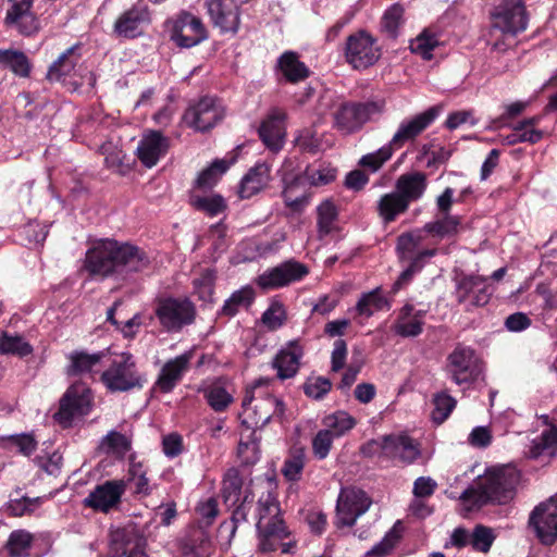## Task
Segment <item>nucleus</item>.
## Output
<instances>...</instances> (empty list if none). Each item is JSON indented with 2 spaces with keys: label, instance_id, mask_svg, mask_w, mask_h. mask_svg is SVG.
Masks as SVG:
<instances>
[{
  "label": "nucleus",
  "instance_id": "f257e3e1",
  "mask_svg": "<svg viewBox=\"0 0 557 557\" xmlns=\"http://www.w3.org/2000/svg\"><path fill=\"white\" fill-rule=\"evenodd\" d=\"M149 265V258L138 247L114 239H100L87 251L85 270L91 276L124 277L128 273L143 271Z\"/></svg>",
  "mask_w": 557,
  "mask_h": 557
},
{
  "label": "nucleus",
  "instance_id": "f03ea898",
  "mask_svg": "<svg viewBox=\"0 0 557 557\" xmlns=\"http://www.w3.org/2000/svg\"><path fill=\"white\" fill-rule=\"evenodd\" d=\"M520 482V472L512 466L490 469L473 487L467 488L460 496L463 503L481 508L487 504L506 505L516 496Z\"/></svg>",
  "mask_w": 557,
  "mask_h": 557
},
{
  "label": "nucleus",
  "instance_id": "7ed1b4c3",
  "mask_svg": "<svg viewBox=\"0 0 557 557\" xmlns=\"http://www.w3.org/2000/svg\"><path fill=\"white\" fill-rule=\"evenodd\" d=\"M267 491L258 499L257 504V531L259 533V548L261 552H273L278 542L288 537L289 531L281 517L280 503L275 495V484L267 481Z\"/></svg>",
  "mask_w": 557,
  "mask_h": 557
},
{
  "label": "nucleus",
  "instance_id": "20e7f679",
  "mask_svg": "<svg viewBox=\"0 0 557 557\" xmlns=\"http://www.w3.org/2000/svg\"><path fill=\"white\" fill-rule=\"evenodd\" d=\"M385 106L383 98L343 102L333 113L334 127L345 135L355 134L367 123L377 121Z\"/></svg>",
  "mask_w": 557,
  "mask_h": 557
},
{
  "label": "nucleus",
  "instance_id": "39448f33",
  "mask_svg": "<svg viewBox=\"0 0 557 557\" xmlns=\"http://www.w3.org/2000/svg\"><path fill=\"white\" fill-rule=\"evenodd\" d=\"M100 380L112 393L129 392L143 388L146 377L138 370L136 360L131 352H122L101 373Z\"/></svg>",
  "mask_w": 557,
  "mask_h": 557
},
{
  "label": "nucleus",
  "instance_id": "423d86ee",
  "mask_svg": "<svg viewBox=\"0 0 557 557\" xmlns=\"http://www.w3.org/2000/svg\"><path fill=\"white\" fill-rule=\"evenodd\" d=\"M445 371L457 385H471L484 372V364L471 347L458 344L447 356Z\"/></svg>",
  "mask_w": 557,
  "mask_h": 557
},
{
  "label": "nucleus",
  "instance_id": "0eeeda50",
  "mask_svg": "<svg viewBox=\"0 0 557 557\" xmlns=\"http://www.w3.org/2000/svg\"><path fill=\"white\" fill-rule=\"evenodd\" d=\"M196 312V306L188 298H159L154 308L160 325L170 333L180 332L183 327L193 324Z\"/></svg>",
  "mask_w": 557,
  "mask_h": 557
},
{
  "label": "nucleus",
  "instance_id": "6e6552de",
  "mask_svg": "<svg viewBox=\"0 0 557 557\" xmlns=\"http://www.w3.org/2000/svg\"><path fill=\"white\" fill-rule=\"evenodd\" d=\"M92 407V394L84 383L72 384L60 398L54 420L63 428H70L76 419L87 416Z\"/></svg>",
  "mask_w": 557,
  "mask_h": 557
},
{
  "label": "nucleus",
  "instance_id": "1a4fd4ad",
  "mask_svg": "<svg viewBox=\"0 0 557 557\" xmlns=\"http://www.w3.org/2000/svg\"><path fill=\"white\" fill-rule=\"evenodd\" d=\"M224 116L225 109L221 100L206 96L189 104L183 120L188 127L197 132H207L220 123Z\"/></svg>",
  "mask_w": 557,
  "mask_h": 557
},
{
  "label": "nucleus",
  "instance_id": "9d476101",
  "mask_svg": "<svg viewBox=\"0 0 557 557\" xmlns=\"http://www.w3.org/2000/svg\"><path fill=\"white\" fill-rule=\"evenodd\" d=\"M308 274V265L295 259H289L265 270L258 276L257 284L265 290L278 289L302 281Z\"/></svg>",
  "mask_w": 557,
  "mask_h": 557
},
{
  "label": "nucleus",
  "instance_id": "9b49d317",
  "mask_svg": "<svg viewBox=\"0 0 557 557\" xmlns=\"http://www.w3.org/2000/svg\"><path fill=\"white\" fill-rule=\"evenodd\" d=\"M493 27L516 36L527 29L528 13L523 0H503L492 13Z\"/></svg>",
  "mask_w": 557,
  "mask_h": 557
},
{
  "label": "nucleus",
  "instance_id": "f8f14e48",
  "mask_svg": "<svg viewBox=\"0 0 557 557\" xmlns=\"http://www.w3.org/2000/svg\"><path fill=\"white\" fill-rule=\"evenodd\" d=\"M371 499L366 492L357 487L342 488L336 504L337 528L352 527L357 519L370 507Z\"/></svg>",
  "mask_w": 557,
  "mask_h": 557
},
{
  "label": "nucleus",
  "instance_id": "ddd939ff",
  "mask_svg": "<svg viewBox=\"0 0 557 557\" xmlns=\"http://www.w3.org/2000/svg\"><path fill=\"white\" fill-rule=\"evenodd\" d=\"M455 298L459 305H466L470 311L474 307L485 306L492 295L486 278L480 275L462 274L455 280Z\"/></svg>",
  "mask_w": 557,
  "mask_h": 557
},
{
  "label": "nucleus",
  "instance_id": "4468645a",
  "mask_svg": "<svg viewBox=\"0 0 557 557\" xmlns=\"http://www.w3.org/2000/svg\"><path fill=\"white\" fill-rule=\"evenodd\" d=\"M529 527L543 545H553L557 541V497L537 505L530 513Z\"/></svg>",
  "mask_w": 557,
  "mask_h": 557
},
{
  "label": "nucleus",
  "instance_id": "2eb2a0df",
  "mask_svg": "<svg viewBox=\"0 0 557 557\" xmlns=\"http://www.w3.org/2000/svg\"><path fill=\"white\" fill-rule=\"evenodd\" d=\"M345 58L354 69H367L379 60L380 49L371 35L360 30L347 38Z\"/></svg>",
  "mask_w": 557,
  "mask_h": 557
},
{
  "label": "nucleus",
  "instance_id": "dca6fc26",
  "mask_svg": "<svg viewBox=\"0 0 557 557\" xmlns=\"http://www.w3.org/2000/svg\"><path fill=\"white\" fill-rule=\"evenodd\" d=\"M146 546V537L135 525L111 532L110 557H147Z\"/></svg>",
  "mask_w": 557,
  "mask_h": 557
},
{
  "label": "nucleus",
  "instance_id": "f3484780",
  "mask_svg": "<svg viewBox=\"0 0 557 557\" xmlns=\"http://www.w3.org/2000/svg\"><path fill=\"white\" fill-rule=\"evenodd\" d=\"M133 479L108 480L97 485L84 499L85 507L108 513L120 505L128 481Z\"/></svg>",
  "mask_w": 557,
  "mask_h": 557
},
{
  "label": "nucleus",
  "instance_id": "a211bd4d",
  "mask_svg": "<svg viewBox=\"0 0 557 557\" xmlns=\"http://www.w3.org/2000/svg\"><path fill=\"white\" fill-rule=\"evenodd\" d=\"M171 40L181 48H191L208 38L201 20L189 12H181L173 23Z\"/></svg>",
  "mask_w": 557,
  "mask_h": 557
},
{
  "label": "nucleus",
  "instance_id": "6ab92c4d",
  "mask_svg": "<svg viewBox=\"0 0 557 557\" xmlns=\"http://www.w3.org/2000/svg\"><path fill=\"white\" fill-rule=\"evenodd\" d=\"M441 108L431 107L400 122L389 144L396 149L403 148L407 143L414 141L440 115Z\"/></svg>",
  "mask_w": 557,
  "mask_h": 557
},
{
  "label": "nucleus",
  "instance_id": "aec40b11",
  "mask_svg": "<svg viewBox=\"0 0 557 557\" xmlns=\"http://www.w3.org/2000/svg\"><path fill=\"white\" fill-rule=\"evenodd\" d=\"M286 119L285 110L274 107L268 111L260 123L258 135L263 145L272 152H278L284 147Z\"/></svg>",
  "mask_w": 557,
  "mask_h": 557
},
{
  "label": "nucleus",
  "instance_id": "412c9836",
  "mask_svg": "<svg viewBox=\"0 0 557 557\" xmlns=\"http://www.w3.org/2000/svg\"><path fill=\"white\" fill-rule=\"evenodd\" d=\"M382 450V455L389 459H398L404 463H412L420 456V449L408 435H384L370 443Z\"/></svg>",
  "mask_w": 557,
  "mask_h": 557
},
{
  "label": "nucleus",
  "instance_id": "4be33fe9",
  "mask_svg": "<svg viewBox=\"0 0 557 557\" xmlns=\"http://www.w3.org/2000/svg\"><path fill=\"white\" fill-rule=\"evenodd\" d=\"M495 539L496 535L493 529L483 524H476L472 531L458 527L451 532L449 542L446 543L445 547L449 545L457 548L471 546L475 552L487 553Z\"/></svg>",
  "mask_w": 557,
  "mask_h": 557
},
{
  "label": "nucleus",
  "instance_id": "5701e85b",
  "mask_svg": "<svg viewBox=\"0 0 557 557\" xmlns=\"http://www.w3.org/2000/svg\"><path fill=\"white\" fill-rule=\"evenodd\" d=\"M191 359V351L169 359L160 369L153 388L163 394L171 393L188 372Z\"/></svg>",
  "mask_w": 557,
  "mask_h": 557
},
{
  "label": "nucleus",
  "instance_id": "b1692460",
  "mask_svg": "<svg viewBox=\"0 0 557 557\" xmlns=\"http://www.w3.org/2000/svg\"><path fill=\"white\" fill-rule=\"evenodd\" d=\"M206 8L213 25L222 33L237 32L240 22L237 0H207Z\"/></svg>",
  "mask_w": 557,
  "mask_h": 557
},
{
  "label": "nucleus",
  "instance_id": "393cba45",
  "mask_svg": "<svg viewBox=\"0 0 557 557\" xmlns=\"http://www.w3.org/2000/svg\"><path fill=\"white\" fill-rule=\"evenodd\" d=\"M11 3L7 11L5 23L14 27L25 36H30L38 32L39 22L36 15L30 11L33 0H9Z\"/></svg>",
  "mask_w": 557,
  "mask_h": 557
},
{
  "label": "nucleus",
  "instance_id": "a878e982",
  "mask_svg": "<svg viewBox=\"0 0 557 557\" xmlns=\"http://www.w3.org/2000/svg\"><path fill=\"white\" fill-rule=\"evenodd\" d=\"M169 138L159 131H148L143 134L136 149L138 160L146 168L154 166L169 150Z\"/></svg>",
  "mask_w": 557,
  "mask_h": 557
},
{
  "label": "nucleus",
  "instance_id": "bb28decb",
  "mask_svg": "<svg viewBox=\"0 0 557 557\" xmlns=\"http://www.w3.org/2000/svg\"><path fill=\"white\" fill-rule=\"evenodd\" d=\"M149 22L148 7L137 3L117 17L113 30L119 37L135 38L141 34V26Z\"/></svg>",
  "mask_w": 557,
  "mask_h": 557
},
{
  "label": "nucleus",
  "instance_id": "cd10ccee",
  "mask_svg": "<svg viewBox=\"0 0 557 557\" xmlns=\"http://www.w3.org/2000/svg\"><path fill=\"white\" fill-rule=\"evenodd\" d=\"M304 349L298 341H290L280 349L273 359L272 366L277 371L280 380L294 377L300 366Z\"/></svg>",
  "mask_w": 557,
  "mask_h": 557
},
{
  "label": "nucleus",
  "instance_id": "c85d7f7f",
  "mask_svg": "<svg viewBox=\"0 0 557 557\" xmlns=\"http://www.w3.org/2000/svg\"><path fill=\"white\" fill-rule=\"evenodd\" d=\"M428 187V176L420 171L401 174L395 184V191L410 206L421 199Z\"/></svg>",
  "mask_w": 557,
  "mask_h": 557
},
{
  "label": "nucleus",
  "instance_id": "c756f323",
  "mask_svg": "<svg viewBox=\"0 0 557 557\" xmlns=\"http://www.w3.org/2000/svg\"><path fill=\"white\" fill-rule=\"evenodd\" d=\"M283 182L282 197L293 212H301L309 203L308 182L305 176H287Z\"/></svg>",
  "mask_w": 557,
  "mask_h": 557
},
{
  "label": "nucleus",
  "instance_id": "7c9ffc66",
  "mask_svg": "<svg viewBox=\"0 0 557 557\" xmlns=\"http://www.w3.org/2000/svg\"><path fill=\"white\" fill-rule=\"evenodd\" d=\"M81 44H75L62 52L49 66L46 78L50 82H64L72 76L81 60Z\"/></svg>",
  "mask_w": 557,
  "mask_h": 557
},
{
  "label": "nucleus",
  "instance_id": "2f4dec72",
  "mask_svg": "<svg viewBox=\"0 0 557 557\" xmlns=\"http://www.w3.org/2000/svg\"><path fill=\"white\" fill-rule=\"evenodd\" d=\"M270 166L265 163H257L242 178L238 194L243 199H248L258 194L269 182Z\"/></svg>",
  "mask_w": 557,
  "mask_h": 557
},
{
  "label": "nucleus",
  "instance_id": "473e14b6",
  "mask_svg": "<svg viewBox=\"0 0 557 557\" xmlns=\"http://www.w3.org/2000/svg\"><path fill=\"white\" fill-rule=\"evenodd\" d=\"M557 455V428L552 426L534 438L529 446L527 456L531 459L550 460Z\"/></svg>",
  "mask_w": 557,
  "mask_h": 557
},
{
  "label": "nucleus",
  "instance_id": "72a5a7b5",
  "mask_svg": "<svg viewBox=\"0 0 557 557\" xmlns=\"http://www.w3.org/2000/svg\"><path fill=\"white\" fill-rule=\"evenodd\" d=\"M408 209L409 205L395 190L382 195L376 203V212L385 225L396 221Z\"/></svg>",
  "mask_w": 557,
  "mask_h": 557
},
{
  "label": "nucleus",
  "instance_id": "f704fd0d",
  "mask_svg": "<svg viewBox=\"0 0 557 557\" xmlns=\"http://www.w3.org/2000/svg\"><path fill=\"white\" fill-rule=\"evenodd\" d=\"M107 356L104 351L88 354L86 351H73L69 355L70 364L66 368L67 375H83L91 373L94 368Z\"/></svg>",
  "mask_w": 557,
  "mask_h": 557
},
{
  "label": "nucleus",
  "instance_id": "c9c22d12",
  "mask_svg": "<svg viewBox=\"0 0 557 557\" xmlns=\"http://www.w3.org/2000/svg\"><path fill=\"white\" fill-rule=\"evenodd\" d=\"M277 67L290 83L304 81L309 76V69L294 51L284 52L277 60Z\"/></svg>",
  "mask_w": 557,
  "mask_h": 557
},
{
  "label": "nucleus",
  "instance_id": "e433bc0d",
  "mask_svg": "<svg viewBox=\"0 0 557 557\" xmlns=\"http://www.w3.org/2000/svg\"><path fill=\"white\" fill-rule=\"evenodd\" d=\"M414 310L413 305H405L393 325L394 332L401 337H416L419 336L423 331V321L413 319L411 317Z\"/></svg>",
  "mask_w": 557,
  "mask_h": 557
},
{
  "label": "nucleus",
  "instance_id": "4c0bfd02",
  "mask_svg": "<svg viewBox=\"0 0 557 557\" xmlns=\"http://www.w3.org/2000/svg\"><path fill=\"white\" fill-rule=\"evenodd\" d=\"M99 449L106 455L113 456L116 459H123L132 449V440L128 436L112 430L102 437Z\"/></svg>",
  "mask_w": 557,
  "mask_h": 557
},
{
  "label": "nucleus",
  "instance_id": "58836bf2",
  "mask_svg": "<svg viewBox=\"0 0 557 557\" xmlns=\"http://www.w3.org/2000/svg\"><path fill=\"white\" fill-rule=\"evenodd\" d=\"M33 346L22 335L7 331L0 333V354L24 358L32 355Z\"/></svg>",
  "mask_w": 557,
  "mask_h": 557
},
{
  "label": "nucleus",
  "instance_id": "ea45409f",
  "mask_svg": "<svg viewBox=\"0 0 557 557\" xmlns=\"http://www.w3.org/2000/svg\"><path fill=\"white\" fill-rule=\"evenodd\" d=\"M423 232V230H416L398 236L396 250L401 261H411V258L421 251L419 247L424 239Z\"/></svg>",
  "mask_w": 557,
  "mask_h": 557
},
{
  "label": "nucleus",
  "instance_id": "a19ab883",
  "mask_svg": "<svg viewBox=\"0 0 557 557\" xmlns=\"http://www.w3.org/2000/svg\"><path fill=\"white\" fill-rule=\"evenodd\" d=\"M255 300V290L250 286H245L235 290L227 298L221 309V314L225 317L236 315L240 309H248Z\"/></svg>",
  "mask_w": 557,
  "mask_h": 557
},
{
  "label": "nucleus",
  "instance_id": "79ce46f5",
  "mask_svg": "<svg viewBox=\"0 0 557 557\" xmlns=\"http://www.w3.org/2000/svg\"><path fill=\"white\" fill-rule=\"evenodd\" d=\"M437 253L436 249H423L411 258L408 267L399 274L396 282L393 284L392 290L397 293L404 285L408 284L414 274L420 272L424 267L428 259H431Z\"/></svg>",
  "mask_w": 557,
  "mask_h": 557
},
{
  "label": "nucleus",
  "instance_id": "37998d69",
  "mask_svg": "<svg viewBox=\"0 0 557 557\" xmlns=\"http://www.w3.org/2000/svg\"><path fill=\"white\" fill-rule=\"evenodd\" d=\"M389 308L387 299L382 295L381 288H374L361 295L356 305L359 315L370 318L374 312Z\"/></svg>",
  "mask_w": 557,
  "mask_h": 557
},
{
  "label": "nucleus",
  "instance_id": "c03bdc74",
  "mask_svg": "<svg viewBox=\"0 0 557 557\" xmlns=\"http://www.w3.org/2000/svg\"><path fill=\"white\" fill-rule=\"evenodd\" d=\"M0 64L21 77H27L32 67L24 52L11 49L0 50Z\"/></svg>",
  "mask_w": 557,
  "mask_h": 557
},
{
  "label": "nucleus",
  "instance_id": "a18cd8bd",
  "mask_svg": "<svg viewBox=\"0 0 557 557\" xmlns=\"http://www.w3.org/2000/svg\"><path fill=\"white\" fill-rule=\"evenodd\" d=\"M306 465V451L302 447L290 449L282 467V473L288 481H299Z\"/></svg>",
  "mask_w": 557,
  "mask_h": 557
},
{
  "label": "nucleus",
  "instance_id": "49530a36",
  "mask_svg": "<svg viewBox=\"0 0 557 557\" xmlns=\"http://www.w3.org/2000/svg\"><path fill=\"white\" fill-rule=\"evenodd\" d=\"M460 218L450 214H444L442 219L429 222L424 225L423 231L438 237H450L458 233Z\"/></svg>",
  "mask_w": 557,
  "mask_h": 557
},
{
  "label": "nucleus",
  "instance_id": "de8ad7c7",
  "mask_svg": "<svg viewBox=\"0 0 557 557\" xmlns=\"http://www.w3.org/2000/svg\"><path fill=\"white\" fill-rule=\"evenodd\" d=\"M405 8L400 3L392 4L383 14L381 26L388 36L396 38L399 27L404 24Z\"/></svg>",
  "mask_w": 557,
  "mask_h": 557
},
{
  "label": "nucleus",
  "instance_id": "09e8293b",
  "mask_svg": "<svg viewBox=\"0 0 557 557\" xmlns=\"http://www.w3.org/2000/svg\"><path fill=\"white\" fill-rule=\"evenodd\" d=\"M33 536L25 530L13 531L7 542V549L11 557H26L32 546Z\"/></svg>",
  "mask_w": 557,
  "mask_h": 557
},
{
  "label": "nucleus",
  "instance_id": "8fccbe9b",
  "mask_svg": "<svg viewBox=\"0 0 557 557\" xmlns=\"http://www.w3.org/2000/svg\"><path fill=\"white\" fill-rule=\"evenodd\" d=\"M203 396L215 412H222L233 403V396L221 385L212 384L203 389Z\"/></svg>",
  "mask_w": 557,
  "mask_h": 557
},
{
  "label": "nucleus",
  "instance_id": "3c124183",
  "mask_svg": "<svg viewBox=\"0 0 557 557\" xmlns=\"http://www.w3.org/2000/svg\"><path fill=\"white\" fill-rule=\"evenodd\" d=\"M433 405L432 419L435 423L441 424L450 416L457 400L446 391H443L433 396Z\"/></svg>",
  "mask_w": 557,
  "mask_h": 557
},
{
  "label": "nucleus",
  "instance_id": "603ef678",
  "mask_svg": "<svg viewBox=\"0 0 557 557\" xmlns=\"http://www.w3.org/2000/svg\"><path fill=\"white\" fill-rule=\"evenodd\" d=\"M355 424V419L345 411H337L324 419V425L326 426L324 430L331 431L334 437L344 435L347 431L351 430Z\"/></svg>",
  "mask_w": 557,
  "mask_h": 557
},
{
  "label": "nucleus",
  "instance_id": "864d4df0",
  "mask_svg": "<svg viewBox=\"0 0 557 557\" xmlns=\"http://www.w3.org/2000/svg\"><path fill=\"white\" fill-rule=\"evenodd\" d=\"M318 231L321 237L329 235L337 219V209L331 200H324L317 209Z\"/></svg>",
  "mask_w": 557,
  "mask_h": 557
},
{
  "label": "nucleus",
  "instance_id": "5fc2aeb1",
  "mask_svg": "<svg viewBox=\"0 0 557 557\" xmlns=\"http://www.w3.org/2000/svg\"><path fill=\"white\" fill-rule=\"evenodd\" d=\"M395 150L396 149L388 143L376 151L362 156L358 164L374 173L392 158Z\"/></svg>",
  "mask_w": 557,
  "mask_h": 557
},
{
  "label": "nucleus",
  "instance_id": "6e6d98bb",
  "mask_svg": "<svg viewBox=\"0 0 557 557\" xmlns=\"http://www.w3.org/2000/svg\"><path fill=\"white\" fill-rule=\"evenodd\" d=\"M230 168V163L225 160H215L210 166L205 169L198 176L196 184L199 188H211L213 187L219 178Z\"/></svg>",
  "mask_w": 557,
  "mask_h": 557
},
{
  "label": "nucleus",
  "instance_id": "4d7b16f0",
  "mask_svg": "<svg viewBox=\"0 0 557 557\" xmlns=\"http://www.w3.org/2000/svg\"><path fill=\"white\" fill-rule=\"evenodd\" d=\"M438 46V39L434 33L424 29L414 40L410 42L413 53L420 54L423 59L430 60L432 51Z\"/></svg>",
  "mask_w": 557,
  "mask_h": 557
},
{
  "label": "nucleus",
  "instance_id": "13d9d810",
  "mask_svg": "<svg viewBox=\"0 0 557 557\" xmlns=\"http://www.w3.org/2000/svg\"><path fill=\"white\" fill-rule=\"evenodd\" d=\"M243 488V479L238 471L231 469L227 471L224 481L222 494L225 503L236 504L239 500V496Z\"/></svg>",
  "mask_w": 557,
  "mask_h": 557
},
{
  "label": "nucleus",
  "instance_id": "bf43d9fd",
  "mask_svg": "<svg viewBox=\"0 0 557 557\" xmlns=\"http://www.w3.org/2000/svg\"><path fill=\"white\" fill-rule=\"evenodd\" d=\"M191 205L199 211L206 212L210 216H215L223 212L226 208L225 201L222 196H194L191 198Z\"/></svg>",
  "mask_w": 557,
  "mask_h": 557
},
{
  "label": "nucleus",
  "instance_id": "052dcab7",
  "mask_svg": "<svg viewBox=\"0 0 557 557\" xmlns=\"http://www.w3.org/2000/svg\"><path fill=\"white\" fill-rule=\"evenodd\" d=\"M304 176L309 186H323L335 180L336 169L325 164H321L318 169L307 168Z\"/></svg>",
  "mask_w": 557,
  "mask_h": 557
},
{
  "label": "nucleus",
  "instance_id": "680f3d73",
  "mask_svg": "<svg viewBox=\"0 0 557 557\" xmlns=\"http://www.w3.org/2000/svg\"><path fill=\"white\" fill-rule=\"evenodd\" d=\"M285 320L286 312L284 306L278 301L272 302L261 317L262 323L270 330L281 327Z\"/></svg>",
  "mask_w": 557,
  "mask_h": 557
},
{
  "label": "nucleus",
  "instance_id": "e2e57ef3",
  "mask_svg": "<svg viewBox=\"0 0 557 557\" xmlns=\"http://www.w3.org/2000/svg\"><path fill=\"white\" fill-rule=\"evenodd\" d=\"M334 438L331 431L320 430L315 434L312 440V451L319 460H323L327 457Z\"/></svg>",
  "mask_w": 557,
  "mask_h": 557
},
{
  "label": "nucleus",
  "instance_id": "0e129e2a",
  "mask_svg": "<svg viewBox=\"0 0 557 557\" xmlns=\"http://www.w3.org/2000/svg\"><path fill=\"white\" fill-rule=\"evenodd\" d=\"M40 505V498L22 497L18 499H11L8 504L7 510L10 516L22 517L34 510L35 507Z\"/></svg>",
  "mask_w": 557,
  "mask_h": 557
},
{
  "label": "nucleus",
  "instance_id": "69168bd1",
  "mask_svg": "<svg viewBox=\"0 0 557 557\" xmlns=\"http://www.w3.org/2000/svg\"><path fill=\"white\" fill-rule=\"evenodd\" d=\"M140 465H132L128 470V474L126 479L134 478L129 480L128 483L134 482V494L148 496L151 494V488L149 485V480L144 472L140 471Z\"/></svg>",
  "mask_w": 557,
  "mask_h": 557
},
{
  "label": "nucleus",
  "instance_id": "338daca9",
  "mask_svg": "<svg viewBox=\"0 0 557 557\" xmlns=\"http://www.w3.org/2000/svg\"><path fill=\"white\" fill-rule=\"evenodd\" d=\"M398 540V533L395 530H391L382 541L368 550L366 555L368 557H384L392 552Z\"/></svg>",
  "mask_w": 557,
  "mask_h": 557
},
{
  "label": "nucleus",
  "instance_id": "774afa93",
  "mask_svg": "<svg viewBox=\"0 0 557 557\" xmlns=\"http://www.w3.org/2000/svg\"><path fill=\"white\" fill-rule=\"evenodd\" d=\"M332 383L329 379L319 376L313 381L309 380L304 385V392L308 397L314 399L323 398L331 389Z\"/></svg>",
  "mask_w": 557,
  "mask_h": 557
}]
</instances>
